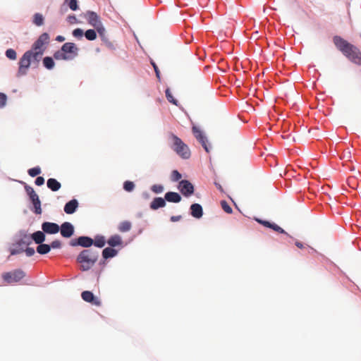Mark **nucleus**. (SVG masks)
Returning a JSON list of instances; mask_svg holds the SVG:
<instances>
[{
  "instance_id": "nucleus-1",
  "label": "nucleus",
  "mask_w": 361,
  "mask_h": 361,
  "mask_svg": "<svg viewBox=\"0 0 361 361\" xmlns=\"http://www.w3.org/2000/svg\"><path fill=\"white\" fill-rule=\"evenodd\" d=\"M99 256V251L89 248L83 250L78 256L77 262L80 264L82 271H88L97 262Z\"/></svg>"
},
{
  "instance_id": "nucleus-2",
  "label": "nucleus",
  "mask_w": 361,
  "mask_h": 361,
  "mask_svg": "<svg viewBox=\"0 0 361 361\" xmlns=\"http://www.w3.org/2000/svg\"><path fill=\"white\" fill-rule=\"evenodd\" d=\"M79 48L73 42H66L54 54V58L59 61H72L78 56Z\"/></svg>"
},
{
  "instance_id": "nucleus-3",
  "label": "nucleus",
  "mask_w": 361,
  "mask_h": 361,
  "mask_svg": "<svg viewBox=\"0 0 361 361\" xmlns=\"http://www.w3.org/2000/svg\"><path fill=\"white\" fill-rule=\"evenodd\" d=\"M169 138L171 140V148L182 159H188L191 156L188 146L173 133L169 135Z\"/></svg>"
},
{
  "instance_id": "nucleus-4",
  "label": "nucleus",
  "mask_w": 361,
  "mask_h": 361,
  "mask_svg": "<svg viewBox=\"0 0 361 361\" xmlns=\"http://www.w3.org/2000/svg\"><path fill=\"white\" fill-rule=\"evenodd\" d=\"M25 276V273L22 269H18L11 271L4 272L2 279L7 283L11 284L19 282Z\"/></svg>"
},
{
  "instance_id": "nucleus-5",
  "label": "nucleus",
  "mask_w": 361,
  "mask_h": 361,
  "mask_svg": "<svg viewBox=\"0 0 361 361\" xmlns=\"http://www.w3.org/2000/svg\"><path fill=\"white\" fill-rule=\"evenodd\" d=\"M30 52H25L19 61V68L18 71V75L22 76L27 74L28 68L32 65V60L30 58Z\"/></svg>"
},
{
  "instance_id": "nucleus-6",
  "label": "nucleus",
  "mask_w": 361,
  "mask_h": 361,
  "mask_svg": "<svg viewBox=\"0 0 361 361\" xmlns=\"http://www.w3.org/2000/svg\"><path fill=\"white\" fill-rule=\"evenodd\" d=\"M25 189L34 205L35 212L37 214H40L42 213L41 202L37 194L35 192L34 189L29 185H25Z\"/></svg>"
},
{
  "instance_id": "nucleus-7",
  "label": "nucleus",
  "mask_w": 361,
  "mask_h": 361,
  "mask_svg": "<svg viewBox=\"0 0 361 361\" xmlns=\"http://www.w3.org/2000/svg\"><path fill=\"white\" fill-rule=\"evenodd\" d=\"M49 41V36L47 33H42L39 38L33 44L32 49L35 51H44L46 49L45 44H48Z\"/></svg>"
},
{
  "instance_id": "nucleus-8",
  "label": "nucleus",
  "mask_w": 361,
  "mask_h": 361,
  "mask_svg": "<svg viewBox=\"0 0 361 361\" xmlns=\"http://www.w3.org/2000/svg\"><path fill=\"white\" fill-rule=\"evenodd\" d=\"M334 43L343 54L351 51L353 46L339 36H335L334 37Z\"/></svg>"
},
{
  "instance_id": "nucleus-9",
  "label": "nucleus",
  "mask_w": 361,
  "mask_h": 361,
  "mask_svg": "<svg viewBox=\"0 0 361 361\" xmlns=\"http://www.w3.org/2000/svg\"><path fill=\"white\" fill-rule=\"evenodd\" d=\"M178 188L180 192L185 197H189L194 193L193 185L187 180H180Z\"/></svg>"
},
{
  "instance_id": "nucleus-10",
  "label": "nucleus",
  "mask_w": 361,
  "mask_h": 361,
  "mask_svg": "<svg viewBox=\"0 0 361 361\" xmlns=\"http://www.w3.org/2000/svg\"><path fill=\"white\" fill-rule=\"evenodd\" d=\"M70 245L73 247L80 245L83 247H90L93 245V239L87 236H80L77 239L72 240Z\"/></svg>"
},
{
  "instance_id": "nucleus-11",
  "label": "nucleus",
  "mask_w": 361,
  "mask_h": 361,
  "mask_svg": "<svg viewBox=\"0 0 361 361\" xmlns=\"http://www.w3.org/2000/svg\"><path fill=\"white\" fill-rule=\"evenodd\" d=\"M192 130L195 137L201 143L205 151L207 152H209V148L207 145V140L204 133L196 126H193Z\"/></svg>"
},
{
  "instance_id": "nucleus-12",
  "label": "nucleus",
  "mask_w": 361,
  "mask_h": 361,
  "mask_svg": "<svg viewBox=\"0 0 361 361\" xmlns=\"http://www.w3.org/2000/svg\"><path fill=\"white\" fill-rule=\"evenodd\" d=\"M59 227L61 235L63 238H71L74 233V226L70 222H64Z\"/></svg>"
},
{
  "instance_id": "nucleus-13",
  "label": "nucleus",
  "mask_w": 361,
  "mask_h": 361,
  "mask_svg": "<svg viewBox=\"0 0 361 361\" xmlns=\"http://www.w3.org/2000/svg\"><path fill=\"white\" fill-rule=\"evenodd\" d=\"M81 297L82 300L87 302H90L95 306L101 305L100 300L98 298L95 297L91 291H83L81 294Z\"/></svg>"
},
{
  "instance_id": "nucleus-14",
  "label": "nucleus",
  "mask_w": 361,
  "mask_h": 361,
  "mask_svg": "<svg viewBox=\"0 0 361 361\" xmlns=\"http://www.w3.org/2000/svg\"><path fill=\"white\" fill-rule=\"evenodd\" d=\"M42 229L44 233L48 234H56L59 231L60 227L56 223L46 221L42 224Z\"/></svg>"
},
{
  "instance_id": "nucleus-15",
  "label": "nucleus",
  "mask_w": 361,
  "mask_h": 361,
  "mask_svg": "<svg viewBox=\"0 0 361 361\" xmlns=\"http://www.w3.org/2000/svg\"><path fill=\"white\" fill-rule=\"evenodd\" d=\"M344 55L353 62L357 64H361V53L355 47L353 46L351 51L348 53H345Z\"/></svg>"
},
{
  "instance_id": "nucleus-16",
  "label": "nucleus",
  "mask_w": 361,
  "mask_h": 361,
  "mask_svg": "<svg viewBox=\"0 0 361 361\" xmlns=\"http://www.w3.org/2000/svg\"><path fill=\"white\" fill-rule=\"evenodd\" d=\"M85 18L87 19L88 23L95 27L96 26H99L100 23H102L99 16L93 11H87L85 15Z\"/></svg>"
},
{
  "instance_id": "nucleus-17",
  "label": "nucleus",
  "mask_w": 361,
  "mask_h": 361,
  "mask_svg": "<svg viewBox=\"0 0 361 361\" xmlns=\"http://www.w3.org/2000/svg\"><path fill=\"white\" fill-rule=\"evenodd\" d=\"M26 52H30V58L32 60V66L35 68L38 67L39 61H41L42 55L44 52L32 49L28 50Z\"/></svg>"
},
{
  "instance_id": "nucleus-18",
  "label": "nucleus",
  "mask_w": 361,
  "mask_h": 361,
  "mask_svg": "<svg viewBox=\"0 0 361 361\" xmlns=\"http://www.w3.org/2000/svg\"><path fill=\"white\" fill-rule=\"evenodd\" d=\"M78 207V202L73 199L67 202L64 206V212L68 214H73Z\"/></svg>"
},
{
  "instance_id": "nucleus-19",
  "label": "nucleus",
  "mask_w": 361,
  "mask_h": 361,
  "mask_svg": "<svg viewBox=\"0 0 361 361\" xmlns=\"http://www.w3.org/2000/svg\"><path fill=\"white\" fill-rule=\"evenodd\" d=\"M191 215L196 218L200 219L203 215L202 207L200 204L195 203L190 206Z\"/></svg>"
},
{
  "instance_id": "nucleus-20",
  "label": "nucleus",
  "mask_w": 361,
  "mask_h": 361,
  "mask_svg": "<svg viewBox=\"0 0 361 361\" xmlns=\"http://www.w3.org/2000/svg\"><path fill=\"white\" fill-rule=\"evenodd\" d=\"M164 199L170 202L178 203L180 202L181 197L178 192H168L165 194Z\"/></svg>"
},
{
  "instance_id": "nucleus-21",
  "label": "nucleus",
  "mask_w": 361,
  "mask_h": 361,
  "mask_svg": "<svg viewBox=\"0 0 361 361\" xmlns=\"http://www.w3.org/2000/svg\"><path fill=\"white\" fill-rule=\"evenodd\" d=\"M166 206V200L162 197H155L150 203V208L152 210H157Z\"/></svg>"
},
{
  "instance_id": "nucleus-22",
  "label": "nucleus",
  "mask_w": 361,
  "mask_h": 361,
  "mask_svg": "<svg viewBox=\"0 0 361 361\" xmlns=\"http://www.w3.org/2000/svg\"><path fill=\"white\" fill-rule=\"evenodd\" d=\"M47 187L52 191H58L61 187V183L55 178H49L47 182Z\"/></svg>"
},
{
  "instance_id": "nucleus-23",
  "label": "nucleus",
  "mask_w": 361,
  "mask_h": 361,
  "mask_svg": "<svg viewBox=\"0 0 361 361\" xmlns=\"http://www.w3.org/2000/svg\"><path fill=\"white\" fill-rule=\"evenodd\" d=\"M107 243L111 247H116V246L121 245L123 243V241H122V238L120 235H114L109 238V240H107Z\"/></svg>"
},
{
  "instance_id": "nucleus-24",
  "label": "nucleus",
  "mask_w": 361,
  "mask_h": 361,
  "mask_svg": "<svg viewBox=\"0 0 361 361\" xmlns=\"http://www.w3.org/2000/svg\"><path fill=\"white\" fill-rule=\"evenodd\" d=\"M31 238L37 244L42 243L45 240L44 231H36L32 234Z\"/></svg>"
},
{
  "instance_id": "nucleus-25",
  "label": "nucleus",
  "mask_w": 361,
  "mask_h": 361,
  "mask_svg": "<svg viewBox=\"0 0 361 361\" xmlns=\"http://www.w3.org/2000/svg\"><path fill=\"white\" fill-rule=\"evenodd\" d=\"M117 255V251L111 247H106L102 251V256L104 259L114 257Z\"/></svg>"
},
{
  "instance_id": "nucleus-26",
  "label": "nucleus",
  "mask_w": 361,
  "mask_h": 361,
  "mask_svg": "<svg viewBox=\"0 0 361 361\" xmlns=\"http://www.w3.org/2000/svg\"><path fill=\"white\" fill-rule=\"evenodd\" d=\"M51 250V246L47 244L40 243L37 247V252L40 255L47 254Z\"/></svg>"
},
{
  "instance_id": "nucleus-27",
  "label": "nucleus",
  "mask_w": 361,
  "mask_h": 361,
  "mask_svg": "<svg viewBox=\"0 0 361 361\" xmlns=\"http://www.w3.org/2000/svg\"><path fill=\"white\" fill-rule=\"evenodd\" d=\"M68 6L72 11H76L78 8L77 0H65L62 6ZM61 9L62 11L63 7Z\"/></svg>"
},
{
  "instance_id": "nucleus-28",
  "label": "nucleus",
  "mask_w": 361,
  "mask_h": 361,
  "mask_svg": "<svg viewBox=\"0 0 361 361\" xmlns=\"http://www.w3.org/2000/svg\"><path fill=\"white\" fill-rule=\"evenodd\" d=\"M105 243H106L105 238L102 235H97L95 237L94 240H93V244L96 247H99V248L103 247L105 245Z\"/></svg>"
},
{
  "instance_id": "nucleus-29",
  "label": "nucleus",
  "mask_w": 361,
  "mask_h": 361,
  "mask_svg": "<svg viewBox=\"0 0 361 361\" xmlns=\"http://www.w3.org/2000/svg\"><path fill=\"white\" fill-rule=\"evenodd\" d=\"M42 62H43L44 66L49 70L52 69L55 66V63H54L53 59L50 56L44 57L43 59Z\"/></svg>"
},
{
  "instance_id": "nucleus-30",
  "label": "nucleus",
  "mask_w": 361,
  "mask_h": 361,
  "mask_svg": "<svg viewBox=\"0 0 361 361\" xmlns=\"http://www.w3.org/2000/svg\"><path fill=\"white\" fill-rule=\"evenodd\" d=\"M131 223L128 221H122L118 226V230L121 232H127L129 231L131 228Z\"/></svg>"
},
{
  "instance_id": "nucleus-31",
  "label": "nucleus",
  "mask_w": 361,
  "mask_h": 361,
  "mask_svg": "<svg viewBox=\"0 0 361 361\" xmlns=\"http://www.w3.org/2000/svg\"><path fill=\"white\" fill-rule=\"evenodd\" d=\"M33 23L37 25L41 26L44 24V17L41 13H37L34 15Z\"/></svg>"
},
{
  "instance_id": "nucleus-32",
  "label": "nucleus",
  "mask_w": 361,
  "mask_h": 361,
  "mask_svg": "<svg viewBox=\"0 0 361 361\" xmlns=\"http://www.w3.org/2000/svg\"><path fill=\"white\" fill-rule=\"evenodd\" d=\"M165 93H166V98H167L168 101H169L170 103H172L173 104H174V105H176V106H177V105H178V100H177V99H176L173 97V94H172V93H171V90H170V89H169V88H167V89L166 90Z\"/></svg>"
},
{
  "instance_id": "nucleus-33",
  "label": "nucleus",
  "mask_w": 361,
  "mask_h": 361,
  "mask_svg": "<svg viewBox=\"0 0 361 361\" xmlns=\"http://www.w3.org/2000/svg\"><path fill=\"white\" fill-rule=\"evenodd\" d=\"M84 35L86 39L90 41L94 40L97 38V33L94 30H87Z\"/></svg>"
},
{
  "instance_id": "nucleus-34",
  "label": "nucleus",
  "mask_w": 361,
  "mask_h": 361,
  "mask_svg": "<svg viewBox=\"0 0 361 361\" xmlns=\"http://www.w3.org/2000/svg\"><path fill=\"white\" fill-rule=\"evenodd\" d=\"M27 173H28V174H29L31 177H35V176H37V175H39V174H40V173H41V169H40L39 166L34 167V168L30 169L27 171Z\"/></svg>"
},
{
  "instance_id": "nucleus-35",
  "label": "nucleus",
  "mask_w": 361,
  "mask_h": 361,
  "mask_svg": "<svg viewBox=\"0 0 361 361\" xmlns=\"http://www.w3.org/2000/svg\"><path fill=\"white\" fill-rule=\"evenodd\" d=\"M6 56L7 58H8L11 60H15L16 59L17 54L14 49H8L6 51Z\"/></svg>"
},
{
  "instance_id": "nucleus-36",
  "label": "nucleus",
  "mask_w": 361,
  "mask_h": 361,
  "mask_svg": "<svg viewBox=\"0 0 361 361\" xmlns=\"http://www.w3.org/2000/svg\"><path fill=\"white\" fill-rule=\"evenodd\" d=\"M123 188L125 190H126L128 192H131L135 188V184L132 181L127 180L123 184Z\"/></svg>"
},
{
  "instance_id": "nucleus-37",
  "label": "nucleus",
  "mask_w": 361,
  "mask_h": 361,
  "mask_svg": "<svg viewBox=\"0 0 361 361\" xmlns=\"http://www.w3.org/2000/svg\"><path fill=\"white\" fill-rule=\"evenodd\" d=\"M221 205L223 209V210L226 212L227 214H231L233 212L232 208L230 207V205L228 204V202L225 200H222L221 202Z\"/></svg>"
},
{
  "instance_id": "nucleus-38",
  "label": "nucleus",
  "mask_w": 361,
  "mask_h": 361,
  "mask_svg": "<svg viewBox=\"0 0 361 361\" xmlns=\"http://www.w3.org/2000/svg\"><path fill=\"white\" fill-rule=\"evenodd\" d=\"M151 190L152 192H154V193L156 194H159V193H161L163 192L164 190V187L163 185H158V184H156V185H153L151 188Z\"/></svg>"
},
{
  "instance_id": "nucleus-39",
  "label": "nucleus",
  "mask_w": 361,
  "mask_h": 361,
  "mask_svg": "<svg viewBox=\"0 0 361 361\" xmlns=\"http://www.w3.org/2000/svg\"><path fill=\"white\" fill-rule=\"evenodd\" d=\"M73 35L77 39H81L84 35L83 30L80 28H76L73 31Z\"/></svg>"
},
{
  "instance_id": "nucleus-40",
  "label": "nucleus",
  "mask_w": 361,
  "mask_h": 361,
  "mask_svg": "<svg viewBox=\"0 0 361 361\" xmlns=\"http://www.w3.org/2000/svg\"><path fill=\"white\" fill-rule=\"evenodd\" d=\"M171 178L173 181H178L182 178V176L177 170H173L171 172Z\"/></svg>"
},
{
  "instance_id": "nucleus-41",
  "label": "nucleus",
  "mask_w": 361,
  "mask_h": 361,
  "mask_svg": "<svg viewBox=\"0 0 361 361\" xmlns=\"http://www.w3.org/2000/svg\"><path fill=\"white\" fill-rule=\"evenodd\" d=\"M270 228L273 229L274 231H275L278 233H284V234L288 235V233L282 228H281L280 226H279L278 225H276L274 223H271Z\"/></svg>"
},
{
  "instance_id": "nucleus-42",
  "label": "nucleus",
  "mask_w": 361,
  "mask_h": 361,
  "mask_svg": "<svg viewBox=\"0 0 361 361\" xmlns=\"http://www.w3.org/2000/svg\"><path fill=\"white\" fill-rule=\"evenodd\" d=\"M94 28L97 30L99 35L102 37H104L106 30H105V28L103 27L102 23H100L99 26H96Z\"/></svg>"
},
{
  "instance_id": "nucleus-43",
  "label": "nucleus",
  "mask_w": 361,
  "mask_h": 361,
  "mask_svg": "<svg viewBox=\"0 0 361 361\" xmlns=\"http://www.w3.org/2000/svg\"><path fill=\"white\" fill-rule=\"evenodd\" d=\"M7 97L4 93L0 92V108H3L6 103Z\"/></svg>"
},
{
  "instance_id": "nucleus-44",
  "label": "nucleus",
  "mask_w": 361,
  "mask_h": 361,
  "mask_svg": "<svg viewBox=\"0 0 361 361\" xmlns=\"http://www.w3.org/2000/svg\"><path fill=\"white\" fill-rule=\"evenodd\" d=\"M23 251H24L23 247H19L18 245V247L13 248L11 250V255H18V254L22 253Z\"/></svg>"
},
{
  "instance_id": "nucleus-45",
  "label": "nucleus",
  "mask_w": 361,
  "mask_h": 361,
  "mask_svg": "<svg viewBox=\"0 0 361 361\" xmlns=\"http://www.w3.org/2000/svg\"><path fill=\"white\" fill-rule=\"evenodd\" d=\"M256 221L259 223L260 224L263 225L265 227L270 228L271 223L267 221L256 219Z\"/></svg>"
},
{
  "instance_id": "nucleus-46",
  "label": "nucleus",
  "mask_w": 361,
  "mask_h": 361,
  "mask_svg": "<svg viewBox=\"0 0 361 361\" xmlns=\"http://www.w3.org/2000/svg\"><path fill=\"white\" fill-rule=\"evenodd\" d=\"M52 248H60L61 246V243L59 240H56L51 242V245H49Z\"/></svg>"
},
{
  "instance_id": "nucleus-47",
  "label": "nucleus",
  "mask_w": 361,
  "mask_h": 361,
  "mask_svg": "<svg viewBox=\"0 0 361 361\" xmlns=\"http://www.w3.org/2000/svg\"><path fill=\"white\" fill-rule=\"evenodd\" d=\"M27 257H31L35 254V250L32 247H27L24 251Z\"/></svg>"
},
{
  "instance_id": "nucleus-48",
  "label": "nucleus",
  "mask_w": 361,
  "mask_h": 361,
  "mask_svg": "<svg viewBox=\"0 0 361 361\" xmlns=\"http://www.w3.org/2000/svg\"><path fill=\"white\" fill-rule=\"evenodd\" d=\"M30 243V238H27V240H25L24 239H21L20 240H19L18 243H17V245L19 246V247H23L22 246L23 245H27Z\"/></svg>"
},
{
  "instance_id": "nucleus-49",
  "label": "nucleus",
  "mask_w": 361,
  "mask_h": 361,
  "mask_svg": "<svg viewBox=\"0 0 361 361\" xmlns=\"http://www.w3.org/2000/svg\"><path fill=\"white\" fill-rule=\"evenodd\" d=\"M44 183V178L42 176H38L35 179V184L38 186L42 185Z\"/></svg>"
},
{
  "instance_id": "nucleus-50",
  "label": "nucleus",
  "mask_w": 361,
  "mask_h": 361,
  "mask_svg": "<svg viewBox=\"0 0 361 361\" xmlns=\"http://www.w3.org/2000/svg\"><path fill=\"white\" fill-rule=\"evenodd\" d=\"M152 66L154 67V71L156 73V75L158 78H160V71L157 67V66L154 63H152Z\"/></svg>"
},
{
  "instance_id": "nucleus-51",
  "label": "nucleus",
  "mask_w": 361,
  "mask_h": 361,
  "mask_svg": "<svg viewBox=\"0 0 361 361\" xmlns=\"http://www.w3.org/2000/svg\"><path fill=\"white\" fill-rule=\"evenodd\" d=\"M68 20L71 23H74L76 21V17L75 16H69L68 17Z\"/></svg>"
},
{
  "instance_id": "nucleus-52",
  "label": "nucleus",
  "mask_w": 361,
  "mask_h": 361,
  "mask_svg": "<svg viewBox=\"0 0 361 361\" xmlns=\"http://www.w3.org/2000/svg\"><path fill=\"white\" fill-rule=\"evenodd\" d=\"M181 219V216H172L171 217V221L173 222L178 221Z\"/></svg>"
},
{
  "instance_id": "nucleus-53",
  "label": "nucleus",
  "mask_w": 361,
  "mask_h": 361,
  "mask_svg": "<svg viewBox=\"0 0 361 361\" xmlns=\"http://www.w3.org/2000/svg\"><path fill=\"white\" fill-rule=\"evenodd\" d=\"M56 40L58 41V42H61L65 41V37L61 36V35H58L56 37Z\"/></svg>"
},
{
  "instance_id": "nucleus-54",
  "label": "nucleus",
  "mask_w": 361,
  "mask_h": 361,
  "mask_svg": "<svg viewBox=\"0 0 361 361\" xmlns=\"http://www.w3.org/2000/svg\"><path fill=\"white\" fill-rule=\"evenodd\" d=\"M295 245H296L298 248H300V249H302V248L303 247V245H302V243H300V242H298V241L295 242Z\"/></svg>"
},
{
  "instance_id": "nucleus-55",
  "label": "nucleus",
  "mask_w": 361,
  "mask_h": 361,
  "mask_svg": "<svg viewBox=\"0 0 361 361\" xmlns=\"http://www.w3.org/2000/svg\"><path fill=\"white\" fill-rule=\"evenodd\" d=\"M106 46L110 49H114L113 43L110 42H106Z\"/></svg>"
},
{
  "instance_id": "nucleus-56",
  "label": "nucleus",
  "mask_w": 361,
  "mask_h": 361,
  "mask_svg": "<svg viewBox=\"0 0 361 361\" xmlns=\"http://www.w3.org/2000/svg\"><path fill=\"white\" fill-rule=\"evenodd\" d=\"M216 186H217L218 189H219V190H220L221 191H222V187H221V185H219V184H216Z\"/></svg>"
}]
</instances>
